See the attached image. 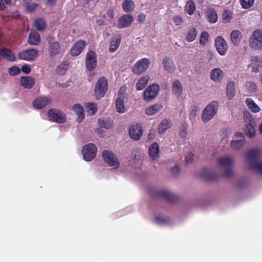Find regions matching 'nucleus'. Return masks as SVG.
<instances>
[{
    "label": "nucleus",
    "instance_id": "f257e3e1",
    "mask_svg": "<svg viewBox=\"0 0 262 262\" xmlns=\"http://www.w3.org/2000/svg\"><path fill=\"white\" fill-rule=\"evenodd\" d=\"M260 156L261 150L255 148L248 150L245 157L249 168L262 175V161H259Z\"/></svg>",
    "mask_w": 262,
    "mask_h": 262
},
{
    "label": "nucleus",
    "instance_id": "f03ea898",
    "mask_svg": "<svg viewBox=\"0 0 262 262\" xmlns=\"http://www.w3.org/2000/svg\"><path fill=\"white\" fill-rule=\"evenodd\" d=\"M47 40L48 47V54L51 57L54 58L62 53L60 43L56 41L54 37L49 36L47 38Z\"/></svg>",
    "mask_w": 262,
    "mask_h": 262
},
{
    "label": "nucleus",
    "instance_id": "7ed1b4c3",
    "mask_svg": "<svg viewBox=\"0 0 262 262\" xmlns=\"http://www.w3.org/2000/svg\"><path fill=\"white\" fill-rule=\"evenodd\" d=\"M108 90L107 80L104 77L99 78L95 88V95L97 99L102 98Z\"/></svg>",
    "mask_w": 262,
    "mask_h": 262
},
{
    "label": "nucleus",
    "instance_id": "20e7f679",
    "mask_svg": "<svg viewBox=\"0 0 262 262\" xmlns=\"http://www.w3.org/2000/svg\"><path fill=\"white\" fill-rule=\"evenodd\" d=\"M48 117L49 121L59 124L66 122V114L56 108H51L48 112Z\"/></svg>",
    "mask_w": 262,
    "mask_h": 262
},
{
    "label": "nucleus",
    "instance_id": "39448f33",
    "mask_svg": "<svg viewBox=\"0 0 262 262\" xmlns=\"http://www.w3.org/2000/svg\"><path fill=\"white\" fill-rule=\"evenodd\" d=\"M249 45L255 50L262 49V30L257 29L253 31L249 39Z\"/></svg>",
    "mask_w": 262,
    "mask_h": 262
},
{
    "label": "nucleus",
    "instance_id": "423d86ee",
    "mask_svg": "<svg viewBox=\"0 0 262 262\" xmlns=\"http://www.w3.org/2000/svg\"><path fill=\"white\" fill-rule=\"evenodd\" d=\"M218 163L220 166L226 168L225 177L229 179L233 174V158L229 156L221 157L219 159Z\"/></svg>",
    "mask_w": 262,
    "mask_h": 262
},
{
    "label": "nucleus",
    "instance_id": "0eeeda50",
    "mask_svg": "<svg viewBox=\"0 0 262 262\" xmlns=\"http://www.w3.org/2000/svg\"><path fill=\"white\" fill-rule=\"evenodd\" d=\"M218 109V103L213 101L209 104L205 108L202 114V120L207 122L211 120L216 113Z\"/></svg>",
    "mask_w": 262,
    "mask_h": 262
},
{
    "label": "nucleus",
    "instance_id": "6e6552de",
    "mask_svg": "<svg viewBox=\"0 0 262 262\" xmlns=\"http://www.w3.org/2000/svg\"><path fill=\"white\" fill-rule=\"evenodd\" d=\"M150 64V60L147 58H143L139 60L134 65L132 72L135 75H141L146 71Z\"/></svg>",
    "mask_w": 262,
    "mask_h": 262
},
{
    "label": "nucleus",
    "instance_id": "1a4fd4ad",
    "mask_svg": "<svg viewBox=\"0 0 262 262\" xmlns=\"http://www.w3.org/2000/svg\"><path fill=\"white\" fill-rule=\"evenodd\" d=\"M160 91V86L158 84L149 85L143 92V99L146 101H150L154 99L158 95Z\"/></svg>",
    "mask_w": 262,
    "mask_h": 262
},
{
    "label": "nucleus",
    "instance_id": "9d476101",
    "mask_svg": "<svg viewBox=\"0 0 262 262\" xmlns=\"http://www.w3.org/2000/svg\"><path fill=\"white\" fill-rule=\"evenodd\" d=\"M97 150V147L94 144L85 145L82 149L84 160L86 161H91L95 158Z\"/></svg>",
    "mask_w": 262,
    "mask_h": 262
},
{
    "label": "nucleus",
    "instance_id": "9b49d317",
    "mask_svg": "<svg viewBox=\"0 0 262 262\" xmlns=\"http://www.w3.org/2000/svg\"><path fill=\"white\" fill-rule=\"evenodd\" d=\"M151 195L155 198L165 199L167 201L171 203H176L179 200V198L177 195L165 190L156 191L152 193Z\"/></svg>",
    "mask_w": 262,
    "mask_h": 262
},
{
    "label": "nucleus",
    "instance_id": "f8f14e48",
    "mask_svg": "<svg viewBox=\"0 0 262 262\" xmlns=\"http://www.w3.org/2000/svg\"><path fill=\"white\" fill-rule=\"evenodd\" d=\"M102 158L104 161L110 166L117 168L120 163L116 156L111 151L105 150L102 152Z\"/></svg>",
    "mask_w": 262,
    "mask_h": 262
},
{
    "label": "nucleus",
    "instance_id": "ddd939ff",
    "mask_svg": "<svg viewBox=\"0 0 262 262\" xmlns=\"http://www.w3.org/2000/svg\"><path fill=\"white\" fill-rule=\"evenodd\" d=\"M38 55V51L34 49H28L18 53L19 59L28 61L35 60Z\"/></svg>",
    "mask_w": 262,
    "mask_h": 262
},
{
    "label": "nucleus",
    "instance_id": "4468645a",
    "mask_svg": "<svg viewBox=\"0 0 262 262\" xmlns=\"http://www.w3.org/2000/svg\"><path fill=\"white\" fill-rule=\"evenodd\" d=\"M214 45L219 54L222 56L225 55L228 49L227 43L224 38L218 36L215 39Z\"/></svg>",
    "mask_w": 262,
    "mask_h": 262
},
{
    "label": "nucleus",
    "instance_id": "2eb2a0df",
    "mask_svg": "<svg viewBox=\"0 0 262 262\" xmlns=\"http://www.w3.org/2000/svg\"><path fill=\"white\" fill-rule=\"evenodd\" d=\"M96 55L93 51H89L86 55L85 67L89 71H92L95 70L96 67Z\"/></svg>",
    "mask_w": 262,
    "mask_h": 262
},
{
    "label": "nucleus",
    "instance_id": "dca6fc26",
    "mask_svg": "<svg viewBox=\"0 0 262 262\" xmlns=\"http://www.w3.org/2000/svg\"><path fill=\"white\" fill-rule=\"evenodd\" d=\"M130 138L136 141L140 139L143 134V129L141 124H136L131 126L129 129Z\"/></svg>",
    "mask_w": 262,
    "mask_h": 262
},
{
    "label": "nucleus",
    "instance_id": "f3484780",
    "mask_svg": "<svg viewBox=\"0 0 262 262\" xmlns=\"http://www.w3.org/2000/svg\"><path fill=\"white\" fill-rule=\"evenodd\" d=\"M134 20V17L131 14H124L118 20V27L120 29L127 28L130 26Z\"/></svg>",
    "mask_w": 262,
    "mask_h": 262
},
{
    "label": "nucleus",
    "instance_id": "a211bd4d",
    "mask_svg": "<svg viewBox=\"0 0 262 262\" xmlns=\"http://www.w3.org/2000/svg\"><path fill=\"white\" fill-rule=\"evenodd\" d=\"M86 46V42L83 40L77 41L70 50V53L72 56H78L83 51Z\"/></svg>",
    "mask_w": 262,
    "mask_h": 262
},
{
    "label": "nucleus",
    "instance_id": "6ab92c4d",
    "mask_svg": "<svg viewBox=\"0 0 262 262\" xmlns=\"http://www.w3.org/2000/svg\"><path fill=\"white\" fill-rule=\"evenodd\" d=\"M52 100L46 96H40L33 101V106L37 109H41L50 104Z\"/></svg>",
    "mask_w": 262,
    "mask_h": 262
},
{
    "label": "nucleus",
    "instance_id": "aec40b11",
    "mask_svg": "<svg viewBox=\"0 0 262 262\" xmlns=\"http://www.w3.org/2000/svg\"><path fill=\"white\" fill-rule=\"evenodd\" d=\"M0 56L9 61L13 62L16 61L15 54L10 49L7 48H1Z\"/></svg>",
    "mask_w": 262,
    "mask_h": 262
},
{
    "label": "nucleus",
    "instance_id": "412c9836",
    "mask_svg": "<svg viewBox=\"0 0 262 262\" xmlns=\"http://www.w3.org/2000/svg\"><path fill=\"white\" fill-rule=\"evenodd\" d=\"M162 64L165 70L169 73H173L176 70L174 61L170 57L165 56L163 60Z\"/></svg>",
    "mask_w": 262,
    "mask_h": 262
},
{
    "label": "nucleus",
    "instance_id": "4be33fe9",
    "mask_svg": "<svg viewBox=\"0 0 262 262\" xmlns=\"http://www.w3.org/2000/svg\"><path fill=\"white\" fill-rule=\"evenodd\" d=\"M230 38L232 43L235 46H237L240 44L243 38L242 33L238 30H233L230 33Z\"/></svg>",
    "mask_w": 262,
    "mask_h": 262
},
{
    "label": "nucleus",
    "instance_id": "5701e85b",
    "mask_svg": "<svg viewBox=\"0 0 262 262\" xmlns=\"http://www.w3.org/2000/svg\"><path fill=\"white\" fill-rule=\"evenodd\" d=\"M250 66L252 67V71L257 73L262 68V58L259 56H253L251 59Z\"/></svg>",
    "mask_w": 262,
    "mask_h": 262
},
{
    "label": "nucleus",
    "instance_id": "b1692460",
    "mask_svg": "<svg viewBox=\"0 0 262 262\" xmlns=\"http://www.w3.org/2000/svg\"><path fill=\"white\" fill-rule=\"evenodd\" d=\"M224 73L223 71L219 68L213 69L210 74L211 79L215 82H220L223 78Z\"/></svg>",
    "mask_w": 262,
    "mask_h": 262
},
{
    "label": "nucleus",
    "instance_id": "393cba45",
    "mask_svg": "<svg viewBox=\"0 0 262 262\" xmlns=\"http://www.w3.org/2000/svg\"><path fill=\"white\" fill-rule=\"evenodd\" d=\"M205 14L208 21L211 23H215L217 20V14L216 11L212 8L209 7L205 11Z\"/></svg>",
    "mask_w": 262,
    "mask_h": 262
},
{
    "label": "nucleus",
    "instance_id": "a878e982",
    "mask_svg": "<svg viewBox=\"0 0 262 262\" xmlns=\"http://www.w3.org/2000/svg\"><path fill=\"white\" fill-rule=\"evenodd\" d=\"M172 92L177 97H180L182 94V84L179 80H175L173 82L172 84Z\"/></svg>",
    "mask_w": 262,
    "mask_h": 262
},
{
    "label": "nucleus",
    "instance_id": "bb28decb",
    "mask_svg": "<svg viewBox=\"0 0 262 262\" xmlns=\"http://www.w3.org/2000/svg\"><path fill=\"white\" fill-rule=\"evenodd\" d=\"M40 42V35L36 31H31L29 34L28 43L31 45H37Z\"/></svg>",
    "mask_w": 262,
    "mask_h": 262
},
{
    "label": "nucleus",
    "instance_id": "cd10ccee",
    "mask_svg": "<svg viewBox=\"0 0 262 262\" xmlns=\"http://www.w3.org/2000/svg\"><path fill=\"white\" fill-rule=\"evenodd\" d=\"M20 81L23 87L28 89L33 88L35 83L34 78L30 76L21 77Z\"/></svg>",
    "mask_w": 262,
    "mask_h": 262
},
{
    "label": "nucleus",
    "instance_id": "c85d7f7f",
    "mask_svg": "<svg viewBox=\"0 0 262 262\" xmlns=\"http://www.w3.org/2000/svg\"><path fill=\"white\" fill-rule=\"evenodd\" d=\"M149 79L150 78L148 75H145L139 78L136 85V90L137 91L143 90L147 85Z\"/></svg>",
    "mask_w": 262,
    "mask_h": 262
},
{
    "label": "nucleus",
    "instance_id": "c756f323",
    "mask_svg": "<svg viewBox=\"0 0 262 262\" xmlns=\"http://www.w3.org/2000/svg\"><path fill=\"white\" fill-rule=\"evenodd\" d=\"M163 108V105L160 103H157L147 107L145 110V114L151 116L159 112Z\"/></svg>",
    "mask_w": 262,
    "mask_h": 262
},
{
    "label": "nucleus",
    "instance_id": "7c9ffc66",
    "mask_svg": "<svg viewBox=\"0 0 262 262\" xmlns=\"http://www.w3.org/2000/svg\"><path fill=\"white\" fill-rule=\"evenodd\" d=\"M202 176L205 180L208 181H215L219 178V175L213 171L208 170L206 168H204L202 171Z\"/></svg>",
    "mask_w": 262,
    "mask_h": 262
},
{
    "label": "nucleus",
    "instance_id": "2f4dec72",
    "mask_svg": "<svg viewBox=\"0 0 262 262\" xmlns=\"http://www.w3.org/2000/svg\"><path fill=\"white\" fill-rule=\"evenodd\" d=\"M149 154L154 160L157 159L159 157V147L157 143H153L149 148Z\"/></svg>",
    "mask_w": 262,
    "mask_h": 262
},
{
    "label": "nucleus",
    "instance_id": "473e14b6",
    "mask_svg": "<svg viewBox=\"0 0 262 262\" xmlns=\"http://www.w3.org/2000/svg\"><path fill=\"white\" fill-rule=\"evenodd\" d=\"M235 83L234 81H229L226 87L227 96L229 99H232L235 94Z\"/></svg>",
    "mask_w": 262,
    "mask_h": 262
},
{
    "label": "nucleus",
    "instance_id": "72a5a7b5",
    "mask_svg": "<svg viewBox=\"0 0 262 262\" xmlns=\"http://www.w3.org/2000/svg\"><path fill=\"white\" fill-rule=\"evenodd\" d=\"M73 110L76 114L78 116V121L82 122L84 118V109L82 106L79 104H76L73 106Z\"/></svg>",
    "mask_w": 262,
    "mask_h": 262
},
{
    "label": "nucleus",
    "instance_id": "f704fd0d",
    "mask_svg": "<svg viewBox=\"0 0 262 262\" xmlns=\"http://www.w3.org/2000/svg\"><path fill=\"white\" fill-rule=\"evenodd\" d=\"M198 35V31L195 28L191 27L189 28L186 35V40L188 42L194 41Z\"/></svg>",
    "mask_w": 262,
    "mask_h": 262
},
{
    "label": "nucleus",
    "instance_id": "c9c22d12",
    "mask_svg": "<svg viewBox=\"0 0 262 262\" xmlns=\"http://www.w3.org/2000/svg\"><path fill=\"white\" fill-rule=\"evenodd\" d=\"M171 126V122L170 119H165L163 120L160 123L159 128L158 132L159 134H163L165 132V131L169 128Z\"/></svg>",
    "mask_w": 262,
    "mask_h": 262
},
{
    "label": "nucleus",
    "instance_id": "e433bc0d",
    "mask_svg": "<svg viewBox=\"0 0 262 262\" xmlns=\"http://www.w3.org/2000/svg\"><path fill=\"white\" fill-rule=\"evenodd\" d=\"M135 7V3L132 0H125L122 3V8L125 12L133 11Z\"/></svg>",
    "mask_w": 262,
    "mask_h": 262
},
{
    "label": "nucleus",
    "instance_id": "4c0bfd02",
    "mask_svg": "<svg viewBox=\"0 0 262 262\" xmlns=\"http://www.w3.org/2000/svg\"><path fill=\"white\" fill-rule=\"evenodd\" d=\"M246 103L249 110L254 113H258L260 111L258 106L255 103L254 100L251 98H247L246 99Z\"/></svg>",
    "mask_w": 262,
    "mask_h": 262
},
{
    "label": "nucleus",
    "instance_id": "58836bf2",
    "mask_svg": "<svg viewBox=\"0 0 262 262\" xmlns=\"http://www.w3.org/2000/svg\"><path fill=\"white\" fill-rule=\"evenodd\" d=\"M116 106L117 112L119 113H124L125 111L124 104V97L119 96L116 100Z\"/></svg>",
    "mask_w": 262,
    "mask_h": 262
},
{
    "label": "nucleus",
    "instance_id": "ea45409f",
    "mask_svg": "<svg viewBox=\"0 0 262 262\" xmlns=\"http://www.w3.org/2000/svg\"><path fill=\"white\" fill-rule=\"evenodd\" d=\"M121 37L113 38L110 42L109 51L111 53L115 52L119 48L121 43Z\"/></svg>",
    "mask_w": 262,
    "mask_h": 262
},
{
    "label": "nucleus",
    "instance_id": "a19ab883",
    "mask_svg": "<svg viewBox=\"0 0 262 262\" xmlns=\"http://www.w3.org/2000/svg\"><path fill=\"white\" fill-rule=\"evenodd\" d=\"M195 10V5L192 0H189L186 3L185 11L188 14L191 15L194 13Z\"/></svg>",
    "mask_w": 262,
    "mask_h": 262
},
{
    "label": "nucleus",
    "instance_id": "79ce46f5",
    "mask_svg": "<svg viewBox=\"0 0 262 262\" xmlns=\"http://www.w3.org/2000/svg\"><path fill=\"white\" fill-rule=\"evenodd\" d=\"M245 133L246 135L252 138L255 135V129L252 123H248L245 125Z\"/></svg>",
    "mask_w": 262,
    "mask_h": 262
},
{
    "label": "nucleus",
    "instance_id": "37998d69",
    "mask_svg": "<svg viewBox=\"0 0 262 262\" xmlns=\"http://www.w3.org/2000/svg\"><path fill=\"white\" fill-rule=\"evenodd\" d=\"M245 141V139H237V140L232 141L231 147L234 150H238L244 145Z\"/></svg>",
    "mask_w": 262,
    "mask_h": 262
},
{
    "label": "nucleus",
    "instance_id": "c03bdc74",
    "mask_svg": "<svg viewBox=\"0 0 262 262\" xmlns=\"http://www.w3.org/2000/svg\"><path fill=\"white\" fill-rule=\"evenodd\" d=\"M34 24L37 30L40 31H43L46 27V21L41 18L36 19L35 20Z\"/></svg>",
    "mask_w": 262,
    "mask_h": 262
},
{
    "label": "nucleus",
    "instance_id": "a18cd8bd",
    "mask_svg": "<svg viewBox=\"0 0 262 262\" xmlns=\"http://www.w3.org/2000/svg\"><path fill=\"white\" fill-rule=\"evenodd\" d=\"M85 107L86 112L90 115H94L97 111V105L94 102L87 103Z\"/></svg>",
    "mask_w": 262,
    "mask_h": 262
},
{
    "label": "nucleus",
    "instance_id": "49530a36",
    "mask_svg": "<svg viewBox=\"0 0 262 262\" xmlns=\"http://www.w3.org/2000/svg\"><path fill=\"white\" fill-rule=\"evenodd\" d=\"M98 124L101 127H103L106 129L111 128L113 126V122L110 120L104 121L103 120L99 119L98 120Z\"/></svg>",
    "mask_w": 262,
    "mask_h": 262
},
{
    "label": "nucleus",
    "instance_id": "de8ad7c7",
    "mask_svg": "<svg viewBox=\"0 0 262 262\" xmlns=\"http://www.w3.org/2000/svg\"><path fill=\"white\" fill-rule=\"evenodd\" d=\"M245 86L249 93H255L257 89L256 84L254 82L247 81L246 82Z\"/></svg>",
    "mask_w": 262,
    "mask_h": 262
},
{
    "label": "nucleus",
    "instance_id": "09e8293b",
    "mask_svg": "<svg viewBox=\"0 0 262 262\" xmlns=\"http://www.w3.org/2000/svg\"><path fill=\"white\" fill-rule=\"evenodd\" d=\"M209 34L207 32L204 31L201 33L200 43L201 45L205 46L209 40Z\"/></svg>",
    "mask_w": 262,
    "mask_h": 262
},
{
    "label": "nucleus",
    "instance_id": "8fccbe9b",
    "mask_svg": "<svg viewBox=\"0 0 262 262\" xmlns=\"http://www.w3.org/2000/svg\"><path fill=\"white\" fill-rule=\"evenodd\" d=\"M69 64L67 62L61 63L57 68V72L60 75H63L68 68Z\"/></svg>",
    "mask_w": 262,
    "mask_h": 262
},
{
    "label": "nucleus",
    "instance_id": "3c124183",
    "mask_svg": "<svg viewBox=\"0 0 262 262\" xmlns=\"http://www.w3.org/2000/svg\"><path fill=\"white\" fill-rule=\"evenodd\" d=\"M232 18V14L230 11L225 10L222 15L223 21L225 23H229Z\"/></svg>",
    "mask_w": 262,
    "mask_h": 262
},
{
    "label": "nucleus",
    "instance_id": "603ef678",
    "mask_svg": "<svg viewBox=\"0 0 262 262\" xmlns=\"http://www.w3.org/2000/svg\"><path fill=\"white\" fill-rule=\"evenodd\" d=\"M254 2V0H241V4L243 8L247 9L253 5Z\"/></svg>",
    "mask_w": 262,
    "mask_h": 262
},
{
    "label": "nucleus",
    "instance_id": "864d4df0",
    "mask_svg": "<svg viewBox=\"0 0 262 262\" xmlns=\"http://www.w3.org/2000/svg\"><path fill=\"white\" fill-rule=\"evenodd\" d=\"M20 72V70L18 67L13 66L9 69V73L11 76L18 74Z\"/></svg>",
    "mask_w": 262,
    "mask_h": 262
},
{
    "label": "nucleus",
    "instance_id": "5fc2aeb1",
    "mask_svg": "<svg viewBox=\"0 0 262 262\" xmlns=\"http://www.w3.org/2000/svg\"><path fill=\"white\" fill-rule=\"evenodd\" d=\"M244 120L246 124L253 123V119L251 114L248 112H245L244 113Z\"/></svg>",
    "mask_w": 262,
    "mask_h": 262
},
{
    "label": "nucleus",
    "instance_id": "6e6d98bb",
    "mask_svg": "<svg viewBox=\"0 0 262 262\" xmlns=\"http://www.w3.org/2000/svg\"><path fill=\"white\" fill-rule=\"evenodd\" d=\"M38 5L35 3L28 4L26 6V10L29 12H33L37 7Z\"/></svg>",
    "mask_w": 262,
    "mask_h": 262
},
{
    "label": "nucleus",
    "instance_id": "4d7b16f0",
    "mask_svg": "<svg viewBox=\"0 0 262 262\" xmlns=\"http://www.w3.org/2000/svg\"><path fill=\"white\" fill-rule=\"evenodd\" d=\"M168 220L162 215H159L155 217V221L158 224H164L167 222Z\"/></svg>",
    "mask_w": 262,
    "mask_h": 262
},
{
    "label": "nucleus",
    "instance_id": "13d9d810",
    "mask_svg": "<svg viewBox=\"0 0 262 262\" xmlns=\"http://www.w3.org/2000/svg\"><path fill=\"white\" fill-rule=\"evenodd\" d=\"M21 70L25 74H29L31 71L30 66L27 64L22 66Z\"/></svg>",
    "mask_w": 262,
    "mask_h": 262
},
{
    "label": "nucleus",
    "instance_id": "bf43d9fd",
    "mask_svg": "<svg viewBox=\"0 0 262 262\" xmlns=\"http://www.w3.org/2000/svg\"><path fill=\"white\" fill-rule=\"evenodd\" d=\"M173 20L176 26L180 25L183 21L182 17L179 15L175 16L173 18Z\"/></svg>",
    "mask_w": 262,
    "mask_h": 262
},
{
    "label": "nucleus",
    "instance_id": "052dcab7",
    "mask_svg": "<svg viewBox=\"0 0 262 262\" xmlns=\"http://www.w3.org/2000/svg\"><path fill=\"white\" fill-rule=\"evenodd\" d=\"M193 160V154L192 152H189L187 154L185 157L186 163L189 164L192 162Z\"/></svg>",
    "mask_w": 262,
    "mask_h": 262
},
{
    "label": "nucleus",
    "instance_id": "680f3d73",
    "mask_svg": "<svg viewBox=\"0 0 262 262\" xmlns=\"http://www.w3.org/2000/svg\"><path fill=\"white\" fill-rule=\"evenodd\" d=\"M146 15L144 14L143 13H140L138 15V21L140 23H143L146 19Z\"/></svg>",
    "mask_w": 262,
    "mask_h": 262
},
{
    "label": "nucleus",
    "instance_id": "e2e57ef3",
    "mask_svg": "<svg viewBox=\"0 0 262 262\" xmlns=\"http://www.w3.org/2000/svg\"><path fill=\"white\" fill-rule=\"evenodd\" d=\"M180 171L179 168L178 166H175L171 168V172L174 176H177Z\"/></svg>",
    "mask_w": 262,
    "mask_h": 262
},
{
    "label": "nucleus",
    "instance_id": "0e129e2a",
    "mask_svg": "<svg viewBox=\"0 0 262 262\" xmlns=\"http://www.w3.org/2000/svg\"><path fill=\"white\" fill-rule=\"evenodd\" d=\"M107 16L111 19H113L114 17V11L113 9L110 8L108 10L106 13Z\"/></svg>",
    "mask_w": 262,
    "mask_h": 262
},
{
    "label": "nucleus",
    "instance_id": "69168bd1",
    "mask_svg": "<svg viewBox=\"0 0 262 262\" xmlns=\"http://www.w3.org/2000/svg\"><path fill=\"white\" fill-rule=\"evenodd\" d=\"M234 136L237 139H244V136H243V134L240 132L236 133L234 135Z\"/></svg>",
    "mask_w": 262,
    "mask_h": 262
},
{
    "label": "nucleus",
    "instance_id": "338daca9",
    "mask_svg": "<svg viewBox=\"0 0 262 262\" xmlns=\"http://www.w3.org/2000/svg\"><path fill=\"white\" fill-rule=\"evenodd\" d=\"M6 7L5 5V3L3 2L2 0H0V10L4 11L6 9Z\"/></svg>",
    "mask_w": 262,
    "mask_h": 262
},
{
    "label": "nucleus",
    "instance_id": "774afa93",
    "mask_svg": "<svg viewBox=\"0 0 262 262\" xmlns=\"http://www.w3.org/2000/svg\"><path fill=\"white\" fill-rule=\"evenodd\" d=\"M48 3L51 6L55 5L56 0H48Z\"/></svg>",
    "mask_w": 262,
    "mask_h": 262
}]
</instances>
